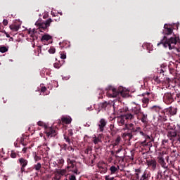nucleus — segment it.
<instances>
[{"mask_svg": "<svg viewBox=\"0 0 180 180\" xmlns=\"http://www.w3.org/2000/svg\"><path fill=\"white\" fill-rule=\"evenodd\" d=\"M41 41H49V40H51V37L49 34H45L42 36L41 39Z\"/></svg>", "mask_w": 180, "mask_h": 180, "instance_id": "obj_24", "label": "nucleus"}, {"mask_svg": "<svg viewBox=\"0 0 180 180\" xmlns=\"http://www.w3.org/2000/svg\"><path fill=\"white\" fill-rule=\"evenodd\" d=\"M65 140L66 143H68V144H71V140L68 137H65Z\"/></svg>", "mask_w": 180, "mask_h": 180, "instance_id": "obj_50", "label": "nucleus"}, {"mask_svg": "<svg viewBox=\"0 0 180 180\" xmlns=\"http://www.w3.org/2000/svg\"><path fill=\"white\" fill-rule=\"evenodd\" d=\"M158 122H167V115H165V111L162 110L161 112L158 113Z\"/></svg>", "mask_w": 180, "mask_h": 180, "instance_id": "obj_10", "label": "nucleus"}, {"mask_svg": "<svg viewBox=\"0 0 180 180\" xmlns=\"http://www.w3.org/2000/svg\"><path fill=\"white\" fill-rule=\"evenodd\" d=\"M67 162H68V167H67L68 169L74 168V165H75V160L71 158H68Z\"/></svg>", "mask_w": 180, "mask_h": 180, "instance_id": "obj_16", "label": "nucleus"}, {"mask_svg": "<svg viewBox=\"0 0 180 180\" xmlns=\"http://www.w3.org/2000/svg\"><path fill=\"white\" fill-rule=\"evenodd\" d=\"M52 22L53 20H51V18H49L46 21H37L35 22V26H37V28H30L27 30V33L30 34V37H32V40H36V39H37V36H36L37 32H40L41 33H43L44 32H46L47 27L50 26V23Z\"/></svg>", "mask_w": 180, "mask_h": 180, "instance_id": "obj_2", "label": "nucleus"}, {"mask_svg": "<svg viewBox=\"0 0 180 180\" xmlns=\"http://www.w3.org/2000/svg\"><path fill=\"white\" fill-rule=\"evenodd\" d=\"M120 140H121L120 136L117 137V139L112 143V146L117 147V146H119V144H120Z\"/></svg>", "mask_w": 180, "mask_h": 180, "instance_id": "obj_27", "label": "nucleus"}, {"mask_svg": "<svg viewBox=\"0 0 180 180\" xmlns=\"http://www.w3.org/2000/svg\"><path fill=\"white\" fill-rule=\"evenodd\" d=\"M53 67L55 68H58V69L60 68L61 67V63H60V61H58V62L55 63L53 64Z\"/></svg>", "mask_w": 180, "mask_h": 180, "instance_id": "obj_38", "label": "nucleus"}, {"mask_svg": "<svg viewBox=\"0 0 180 180\" xmlns=\"http://www.w3.org/2000/svg\"><path fill=\"white\" fill-rule=\"evenodd\" d=\"M16 153H15V151L12 150L11 153V158H16Z\"/></svg>", "mask_w": 180, "mask_h": 180, "instance_id": "obj_44", "label": "nucleus"}, {"mask_svg": "<svg viewBox=\"0 0 180 180\" xmlns=\"http://www.w3.org/2000/svg\"><path fill=\"white\" fill-rule=\"evenodd\" d=\"M46 91H47V89L46 88V86L41 87V92H46Z\"/></svg>", "mask_w": 180, "mask_h": 180, "instance_id": "obj_56", "label": "nucleus"}, {"mask_svg": "<svg viewBox=\"0 0 180 180\" xmlns=\"http://www.w3.org/2000/svg\"><path fill=\"white\" fill-rule=\"evenodd\" d=\"M163 101L166 105H171L174 102V94L171 93H165L163 96Z\"/></svg>", "mask_w": 180, "mask_h": 180, "instance_id": "obj_6", "label": "nucleus"}, {"mask_svg": "<svg viewBox=\"0 0 180 180\" xmlns=\"http://www.w3.org/2000/svg\"><path fill=\"white\" fill-rule=\"evenodd\" d=\"M134 133H139L141 136H145V133L141 131V127H140L135 128V129H134Z\"/></svg>", "mask_w": 180, "mask_h": 180, "instance_id": "obj_26", "label": "nucleus"}, {"mask_svg": "<svg viewBox=\"0 0 180 180\" xmlns=\"http://www.w3.org/2000/svg\"><path fill=\"white\" fill-rule=\"evenodd\" d=\"M34 169H35V171H40V169H41V163L39 162L37 165H34Z\"/></svg>", "mask_w": 180, "mask_h": 180, "instance_id": "obj_31", "label": "nucleus"}, {"mask_svg": "<svg viewBox=\"0 0 180 180\" xmlns=\"http://www.w3.org/2000/svg\"><path fill=\"white\" fill-rule=\"evenodd\" d=\"M150 102V99L147 97H143L142 98V107L143 108H147L148 106V103Z\"/></svg>", "mask_w": 180, "mask_h": 180, "instance_id": "obj_21", "label": "nucleus"}, {"mask_svg": "<svg viewBox=\"0 0 180 180\" xmlns=\"http://www.w3.org/2000/svg\"><path fill=\"white\" fill-rule=\"evenodd\" d=\"M37 53H35V56H39L40 53H41V46H37Z\"/></svg>", "mask_w": 180, "mask_h": 180, "instance_id": "obj_40", "label": "nucleus"}, {"mask_svg": "<svg viewBox=\"0 0 180 180\" xmlns=\"http://www.w3.org/2000/svg\"><path fill=\"white\" fill-rule=\"evenodd\" d=\"M8 20H3V25H4V26H8Z\"/></svg>", "mask_w": 180, "mask_h": 180, "instance_id": "obj_51", "label": "nucleus"}, {"mask_svg": "<svg viewBox=\"0 0 180 180\" xmlns=\"http://www.w3.org/2000/svg\"><path fill=\"white\" fill-rule=\"evenodd\" d=\"M44 146H45L46 147H47V146H49V143H44Z\"/></svg>", "mask_w": 180, "mask_h": 180, "instance_id": "obj_63", "label": "nucleus"}, {"mask_svg": "<svg viewBox=\"0 0 180 180\" xmlns=\"http://www.w3.org/2000/svg\"><path fill=\"white\" fill-rule=\"evenodd\" d=\"M63 123H65V124H70L71 122L72 121V119L70 117H62L61 119Z\"/></svg>", "mask_w": 180, "mask_h": 180, "instance_id": "obj_22", "label": "nucleus"}, {"mask_svg": "<svg viewBox=\"0 0 180 180\" xmlns=\"http://www.w3.org/2000/svg\"><path fill=\"white\" fill-rule=\"evenodd\" d=\"M166 112L167 115H170L171 116H174V115H176V108L170 107L166 109Z\"/></svg>", "mask_w": 180, "mask_h": 180, "instance_id": "obj_14", "label": "nucleus"}, {"mask_svg": "<svg viewBox=\"0 0 180 180\" xmlns=\"http://www.w3.org/2000/svg\"><path fill=\"white\" fill-rule=\"evenodd\" d=\"M135 176L136 178V180H139L140 179V174L141 173V170H140V169H137L135 170Z\"/></svg>", "mask_w": 180, "mask_h": 180, "instance_id": "obj_30", "label": "nucleus"}, {"mask_svg": "<svg viewBox=\"0 0 180 180\" xmlns=\"http://www.w3.org/2000/svg\"><path fill=\"white\" fill-rule=\"evenodd\" d=\"M61 179V176L58 173V172H56L54 177L52 179V180H60Z\"/></svg>", "mask_w": 180, "mask_h": 180, "instance_id": "obj_36", "label": "nucleus"}, {"mask_svg": "<svg viewBox=\"0 0 180 180\" xmlns=\"http://www.w3.org/2000/svg\"><path fill=\"white\" fill-rule=\"evenodd\" d=\"M143 46L146 47L147 50H148L149 49H151V47H153V45H151V44H146Z\"/></svg>", "mask_w": 180, "mask_h": 180, "instance_id": "obj_43", "label": "nucleus"}, {"mask_svg": "<svg viewBox=\"0 0 180 180\" xmlns=\"http://www.w3.org/2000/svg\"><path fill=\"white\" fill-rule=\"evenodd\" d=\"M119 169H120V167L118 165L117 167L115 165L111 166L110 167V171L111 175L116 174V172H117V171H119Z\"/></svg>", "mask_w": 180, "mask_h": 180, "instance_id": "obj_18", "label": "nucleus"}, {"mask_svg": "<svg viewBox=\"0 0 180 180\" xmlns=\"http://www.w3.org/2000/svg\"><path fill=\"white\" fill-rule=\"evenodd\" d=\"M146 164L148 167L152 168L153 171H155V168H157V161H155V160H147Z\"/></svg>", "mask_w": 180, "mask_h": 180, "instance_id": "obj_11", "label": "nucleus"}, {"mask_svg": "<svg viewBox=\"0 0 180 180\" xmlns=\"http://www.w3.org/2000/svg\"><path fill=\"white\" fill-rule=\"evenodd\" d=\"M147 141H146V139H145L143 141H142V142L141 143V144L142 146H148V143H147Z\"/></svg>", "mask_w": 180, "mask_h": 180, "instance_id": "obj_48", "label": "nucleus"}, {"mask_svg": "<svg viewBox=\"0 0 180 180\" xmlns=\"http://www.w3.org/2000/svg\"><path fill=\"white\" fill-rule=\"evenodd\" d=\"M123 130H131L133 133H134V130H136V128H134V124L130 123L129 124H125V128L123 129Z\"/></svg>", "mask_w": 180, "mask_h": 180, "instance_id": "obj_17", "label": "nucleus"}, {"mask_svg": "<svg viewBox=\"0 0 180 180\" xmlns=\"http://www.w3.org/2000/svg\"><path fill=\"white\" fill-rule=\"evenodd\" d=\"M176 131L172 129L168 131L167 136L170 140H173V139H175V140H176Z\"/></svg>", "mask_w": 180, "mask_h": 180, "instance_id": "obj_13", "label": "nucleus"}, {"mask_svg": "<svg viewBox=\"0 0 180 180\" xmlns=\"http://www.w3.org/2000/svg\"><path fill=\"white\" fill-rule=\"evenodd\" d=\"M91 126V124L86 122V124H84V127H89Z\"/></svg>", "mask_w": 180, "mask_h": 180, "instance_id": "obj_58", "label": "nucleus"}, {"mask_svg": "<svg viewBox=\"0 0 180 180\" xmlns=\"http://www.w3.org/2000/svg\"><path fill=\"white\" fill-rule=\"evenodd\" d=\"M165 65H162L160 68H158V72H160V74H163V72H165Z\"/></svg>", "mask_w": 180, "mask_h": 180, "instance_id": "obj_35", "label": "nucleus"}, {"mask_svg": "<svg viewBox=\"0 0 180 180\" xmlns=\"http://www.w3.org/2000/svg\"><path fill=\"white\" fill-rule=\"evenodd\" d=\"M44 133L46 137H55V136H57L56 129L49 126L44 129Z\"/></svg>", "mask_w": 180, "mask_h": 180, "instance_id": "obj_7", "label": "nucleus"}, {"mask_svg": "<svg viewBox=\"0 0 180 180\" xmlns=\"http://www.w3.org/2000/svg\"><path fill=\"white\" fill-rule=\"evenodd\" d=\"M148 115L146 113H144V112H142L139 115V119L138 120H141L143 123V124H147L148 118Z\"/></svg>", "mask_w": 180, "mask_h": 180, "instance_id": "obj_9", "label": "nucleus"}, {"mask_svg": "<svg viewBox=\"0 0 180 180\" xmlns=\"http://www.w3.org/2000/svg\"><path fill=\"white\" fill-rule=\"evenodd\" d=\"M105 180H113L115 179V177H110L109 175H107L105 176Z\"/></svg>", "mask_w": 180, "mask_h": 180, "instance_id": "obj_47", "label": "nucleus"}, {"mask_svg": "<svg viewBox=\"0 0 180 180\" xmlns=\"http://www.w3.org/2000/svg\"><path fill=\"white\" fill-rule=\"evenodd\" d=\"M117 122L119 126H123V124H124V122H126L124 115L117 117Z\"/></svg>", "mask_w": 180, "mask_h": 180, "instance_id": "obj_15", "label": "nucleus"}, {"mask_svg": "<svg viewBox=\"0 0 180 180\" xmlns=\"http://www.w3.org/2000/svg\"><path fill=\"white\" fill-rule=\"evenodd\" d=\"M106 106H108V103L106 102L100 104V108H102V109H105Z\"/></svg>", "mask_w": 180, "mask_h": 180, "instance_id": "obj_41", "label": "nucleus"}, {"mask_svg": "<svg viewBox=\"0 0 180 180\" xmlns=\"http://www.w3.org/2000/svg\"><path fill=\"white\" fill-rule=\"evenodd\" d=\"M168 143V141H167V140H163V141H162V143Z\"/></svg>", "mask_w": 180, "mask_h": 180, "instance_id": "obj_62", "label": "nucleus"}, {"mask_svg": "<svg viewBox=\"0 0 180 180\" xmlns=\"http://www.w3.org/2000/svg\"><path fill=\"white\" fill-rule=\"evenodd\" d=\"M48 51L50 53V54H54V53H56V48L52 46L49 49Z\"/></svg>", "mask_w": 180, "mask_h": 180, "instance_id": "obj_39", "label": "nucleus"}, {"mask_svg": "<svg viewBox=\"0 0 180 180\" xmlns=\"http://www.w3.org/2000/svg\"><path fill=\"white\" fill-rule=\"evenodd\" d=\"M9 50V46H0V53H6Z\"/></svg>", "mask_w": 180, "mask_h": 180, "instance_id": "obj_32", "label": "nucleus"}, {"mask_svg": "<svg viewBox=\"0 0 180 180\" xmlns=\"http://www.w3.org/2000/svg\"><path fill=\"white\" fill-rule=\"evenodd\" d=\"M56 172H58L59 174V175L61 176H64V175H65V174H67V170L59 169V170H57Z\"/></svg>", "mask_w": 180, "mask_h": 180, "instance_id": "obj_34", "label": "nucleus"}, {"mask_svg": "<svg viewBox=\"0 0 180 180\" xmlns=\"http://www.w3.org/2000/svg\"><path fill=\"white\" fill-rule=\"evenodd\" d=\"M176 83L179 84V86H180V79H178L176 80Z\"/></svg>", "mask_w": 180, "mask_h": 180, "instance_id": "obj_60", "label": "nucleus"}, {"mask_svg": "<svg viewBox=\"0 0 180 180\" xmlns=\"http://www.w3.org/2000/svg\"><path fill=\"white\" fill-rule=\"evenodd\" d=\"M102 169H103V172L105 174V173H106V172L108 171L107 169H106V168H102Z\"/></svg>", "mask_w": 180, "mask_h": 180, "instance_id": "obj_59", "label": "nucleus"}, {"mask_svg": "<svg viewBox=\"0 0 180 180\" xmlns=\"http://www.w3.org/2000/svg\"><path fill=\"white\" fill-rule=\"evenodd\" d=\"M69 180H77V177L75 175H71L69 176Z\"/></svg>", "mask_w": 180, "mask_h": 180, "instance_id": "obj_49", "label": "nucleus"}, {"mask_svg": "<svg viewBox=\"0 0 180 180\" xmlns=\"http://www.w3.org/2000/svg\"><path fill=\"white\" fill-rule=\"evenodd\" d=\"M10 29L13 32H18V30H19V26H18L16 25H10Z\"/></svg>", "mask_w": 180, "mask_h": 180, "instance_id": "obj_28", "label": "nucleus"}, {"mask_svg": "<svg viewBox=\"0 0 180 180\" xmlns=\"http://www.w3.org/2000/svg\"><path fill=\"white\" fill-rule=\"evenodd\" d=\"M123 150V147L122 146H120L117 150L115 151V154H119Z\"/></svg>", "mask_w": 180, "mask_h": 180, "instance_id": "obj_46", "label": "nucleus"}, {"mask_svg": "<svg viewBox=\"0 0 180 180\" xmlns=\"http://www.w3.org/2000/svg\"><path fill=\"white\" fill-rule=\"evenodd\" d=\"M164 34L163 39L160 40V42L158 44V46L162 44L166 49L168 47L169 50H174L176 49L179 53H180V48H176V44H180V39L176 35L170 37L173 33V30L171 29V25L165 24L162 31Z\"/></svg>", "mask_w": 180, "mask_h": 180, "instance_id": "obj_1", "label": "nucleus"}, {"mask_svg": "<svg viewBox=\"0 0 180 180\" xmlns=\"http://www.w3.org/2000/svg\"><path fill=\"white\" fill-rule=\"evenodd\" d=\"M129 160H131V161H133V160H134V154L131 153V155L130 156H128Z\"/></svg>", "mask_w": 180, "mask_h": 180, "instance_id": "obj_53", "label": "nucleus"}, {"mask_svg": "<svg viewBox=\"0 0 180 180\" xmlns=\"http://www.w3.org/2000/svg\"><path fill=\"white\" fill-rule=\"evenodd\" d=\"M92 141H93L94 144H98V143H101V141H102V140L101 139V138L96 136V135H93Z\"/></svg>", "mask_w": 180, "mask_h": 180, "instance_id": "obj_25", "label": "nucleus"}, {"mask_svg": "<svg viewBox=\"0 0 180 180\" xmlns=\"http://www.w3.org/2000/svg\"><path fill=\"white\" fill-rule=\"evenodd\" d=\"M119 94H121V95H123V87L120 86L118 91H116V89H115L112 86H110L108 88V91H107V96L108 98H116Z\"/></svg>", "mask_w": 180, "mask_h": 180, "instance_id": "obj_3", "label": "nucleus"}, {"mask_svg": "<svg viewBox=\"0 0 180 180\" xmlns=\"http://www.w3.org/2000/svg\"><path fill=\"white\" fill-rule=\"evenodd\" d=\"M135 106H133L131 109V113H133L135 116H136L137 119H140V114L143 112L141 111V105L139 104H136V103H133Z\"/></svg>", "mask_w": 180, "mask_h": 180, "instance_id": "obj_4", "label": "nucleus"}, {"mask_svg": "<svg viewBox=\"0 0 180 180\" xmlns=\"http://www.w3.org/2000/svg\"><path fill=\"white\" fill-rule=\"evenodd\" d=\"M72 172H74V174H76V175H79V174L77 169L72 170Z\"/></svg>", "mask_w": 180, "mask_h": 180, "instance_id": "obj_55", "label": "nucleus"}, {"mask_svg": "<svg viewBox=\"0 0 180 180\" xmlns=\"http://www.w3.org/2000/svg\"><path fill=\"white\" fill-rule=\"evenodd\" d=\"M150 110H153V112H156V113L159 114L162 110V108H161V107H160L158 105H153V106L150 107Z\"/></svg>", "mask_w": 180, "mask_h": 180, "instance_id": "obj_23", "label": "nucleus"}, {"mask_svg": "<svg viewBox=\"0 0 180 180\" xmlns=\"http://www.w3.org/2000/svg\"><path fill=\"white\" fill-rule=\"evenodd\" d=\"M177 98H180V93L176 95Z\"/></svg>", "mask_w": 180, "mask_h": 180, "instance_id": "obj_64", "label": "nucleus"}, {"mask_svg": "<svg viewBox=\"0 0 180 180\" xmlns=\"http://www.w3.org/2000/svg\"><path fill=\"white\" fill-rule=\"evenodd\" d=\"M169 160V156H167V157L166 158V160H167V162H168Z\"/></svg>", "mask_w": 180, "mask_h": 180, "instance_id": "obj_61", "label": "nucleus"}, {"mask_svg": "<svg viewBox=\"0 0 180 180\" xmlns=\"http://www.w3.org/2000/svg\"><path fill=\"white\" fill-rule=\"evenodd\" d=\"M127 133L128 132H124V134H122V137L125 139H127Z\"/></svg>", "mask_w": 180, "mask_h": 180, "instance_id": "obj_52", "label": "nucleus"}, {"mask_svg": "<svg viewBox=\"0 0 180 180\" xmlns=\"http://www.w3.org/2000/svg\"><path fill=\"white\" fill-rule=\"evenodd\" d=\"M22 153H25L27 151V148H24L22 150Z\"/></svg>", "mask_w": 180, "mask_h": 180, "instance_id": "obj_57", "label": "nucleus"}, {"mask_svg": "<svg viewBox=\"0 0 180 180\" xmlns=\"http://www.w3.org/2000/svg\"><path fill=\"white\" fill-rule=\"evenodd\" d=\"M34 160L37 162V161H40V160H41V158L40 156H37V155H35L34 156Z\"/></svg>", "mask_w": 180, "mask_h": 180, "instance_id": "obj_42", "label": "nucleus"}, {"mask_svg": "<svg viewBox=\"0 0 180 180\" xmlns=\"http://www.w3.org/2000/svg\"><path fill=\"white\" fill-rule=\"evenodd\" d=\"M124 116L125 117V120H134L136 118V116L131 113L125 114Z\"/></svg>", "mask_w": 180, "mask_h": 180, "instance_id": "obj_20", "label": "nucleus"}, {"mask_svg": "<svg viewBox=\"0 0 180 180\" xmlns=\"http://www.w3.org/2000/svg\"><path fill=\"white\" fill-rule=\"evenodd\" d=\"M53 164H56L57 167H62V165H64V159L63 158H58L56 161L53 162Z\"/></svg>", "mask_w": 180, "mask_h": 180, "instance_id": "obj_19", "label": "nucleus"}, {"mask_svg": "<svg viewBox=\"0 0 180 180\" xmlns=\"http://www.w3.org/2000/svg\"><path fill=\"white\" fill-rule=\"evenodd\" d=\"M133 138V134L131 132H128L127 134V138L126 140H131V139Z\"/></svg>", "mask_w": 180, "mask_h": 180, "instance_id": "obj_37", "label": "nucleus"}, {"mask_svg": "<svg viewBox=\"0 0 180 180\" xmlns=\"http://www.w3.org/2000/svg\"><path fill=\"white\" fill-rule=\"evenodd\" d=\"M148 179V174H147V172H144L142 174V176L140 178V180H146Z\"/></svg>", "mask_w": 180, "mask_h": 180, "instance_id": "obj_29", "label": "nucleus"}, {"mask_svg": "<svg viewBox=\"0 0 180 180\" xmlns=\"http://www.w3.org/2000/svg\"><path fill=\"white\" fill-rule=\"evenodd\" d=\"M60 58H61L62 60H65V58H67V56H65V54H62V55L60 56Z\"/></svg>", "mask_w": 180, "mask_h": 180, "instance_id": "obj_54", "label": "nucleus"}, {"mask_svg": "<svg viewBox=\"0 0 180 180\" xmlns=\"http://www.w3.org/2000/svg\"><path fill=\"white\" fill-rule=\"evenodd\" d=\"M18 162L21 167L20 169H21L22 172H23V171H25V168H26V167H27V164H29V162L25 158H20L18 159Z\"/></svg>", "mask_w": 180, "mask_h": 180, "instance_id": "obj_8", "label": "nucleus"}, {"mask_svg": "<svg viewBox=\"0 0 180 180\" xmlns=\"http://www.w3.org/2000/svg\"><path fill=\"white\" fill-rule=\"evenodd\" d=\"M108 124V121L105 120L104 118H101L98 123L97 124L98 126V133H103V131L105 130V127H106V125Z\"/></svg>", "mask_w": 180, "mask_h": 180, "instance_id": "obj_5", "label": "nucleus"}, {"mask_svg": "<svg viewBox=\"0 0 180 180\" xmlns=\"http://www.w3.org/2000/svg\"><path fill=\"white\" fill-rule=\"evenodd\" d=\"M158 162L161 165L162 168H164L165 169H168V166H167V163L165 162V160H164V158L162 155H160L158 158Z\"/></svg>", "mask_w": 180, "mask_h": 180, "instance_id": "obj_12", "label": "nucleus"}, {"mask_svg": "<svg viewBox=\"0 0 180 180\" xmlns=\"http://www.w3.org/2000/svg\"><path fill=\"white\" fill-rule=\"evenodd\" d=\"M37 124H38V126H40L41 127H44V130H45V129L48 127V126H47V124L44 123V122H42V121H39V122H37Z\"/></svg>", "mask_w": 180, "mask_h": 180, "instance_id": "obj_33", "label": "nucleus"}, {"mask_svg": "<svg viewBox=\"0 0 180 180\" xmlns=\"http://www.w3.org/2000/svg\"><path fill=\"white\" fill-rule=\"evenodd\" d=\"M143 137H144L145 140H146V141L151 140V137H150V136H148L146 134H145V135L143 136Z\"/></svg>", "mask_w": 180, "mask_h": 180, "instance_id": "obj_45", "label": "nucleus"}]
</instances>
